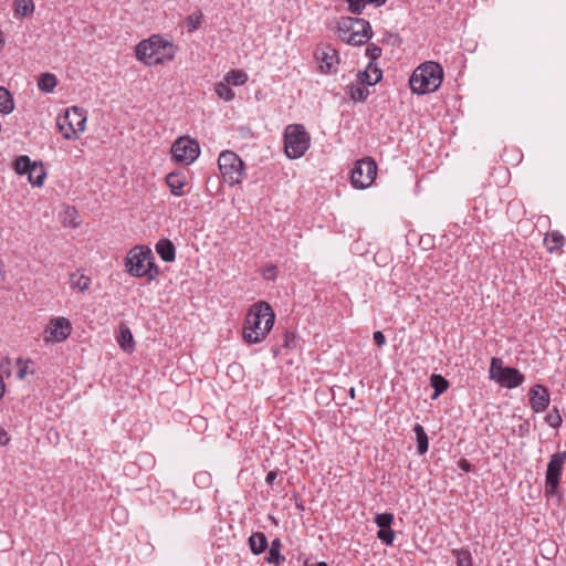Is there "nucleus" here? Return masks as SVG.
Here are the masks:
<instances>
[{
  "instance_id": "f257e3e1",
  "label": "nucleus",
  "mask_w": 566,
  "mask_h": 566,
  "mask_svg": "<svg viewBox=\"0 0 566 566\" xmlns=\"http://www.w3.org/2000/svg\"><path fill=\"white\" fill-rule=\"evenodd\" d=\"M275 314L272 307L263 301L251 306L243 326V339L248 344L261 343L272 329Z\"/></svg>"
},
{
  "instance_id": "f03ea898",
  "label": "nucleus",
  "mask_w": 566,
  "mask_h": 566,
  "mask_svg": "<svg viewBox=\"0 0 566 566\" xmlns=\"http://www.w3.org/2000/svg\"><path fill=\"white\" fill-rule=\"evenodd\" d=\"M443 70L437 62H426L418 66L410 80L409 85L413 93L422 95L437 91L442 84Z\"/></svg>"
},
{
  "instance_id": "7ed1b4c3",
  "label": "nucleus",
  "mask_w": 566,
  "mask_h": 566,
  "mask_svg": "<svg viewBox=\"0 0 566 566\" xmlns=\"http://www.w3.org/2000/svg\"><path fill=\"white\" fill-rule=\"evenodd\" d=\"M176 48L172 43L164 41L159 36H151L148 40H143L136 48V55L138 60L147 65L161 64L165 61L172 60Z\"/></svg>"
},
{
  "instance_id": "20e7f679",
  "label": "nucleus",
  "mask_w": 566,
  "mask_h": 566,
  "mask_svg": "<svg viewBox=\"0 0 566 566\" xmlns=\"http://www.w3.org/2000/svg\"><path fill=\"white\" fill-rule=\"evenodd\" d=\"M338 33L343 41L353 45H360L373 35L371 27L367 20L350 17L340 19Z\"/></svg>"
},
{
  "instance_id": "39448f33",
  "label": "nucleus",
  "mask_w": 566,
  "mask_h": 566,
  "mask_svg": "<svg viewBox=\"0 0 566 566\" xmlns=\"http://www.w3.org/2000/svg\"><path fill=\"white\" fill-rule=\"evenodd\" d=\"M311 137L301 124H291L284 132V149L291 159L302 157L310 148Z\"/></svg>"
},
{
  "instance_id": "423d86ee",
  "label": "nucleus",
  "mask_w": 566,
  "mask_h": 566,
  "mask_svg": "<svg viewBox=\"0 0 566 566\" xmlns=\"http://www.w3.org/2000/svg\"><path fill=\"white\" fill-rule=\"evenodd\" d=\"M490 379L496 381L501 387L513 389L524 382V375L514 367H504L503 360L499 357L491 359L489 369Z\"/></svg>"
},
{
  "instance_id": "0eeeda50",
  "label": "nucleus",
  "mask_w": 566,
  "mask_h": 566,
  "mask_svg": "<svg viewBox=\"0 0 566 566\" xmlns=\"http://www.w3.org/2000/svg\"><path fill=\"white\" fill-rule=\"evenodd\" d=\"M86 116L83 109L73 106L66 109L64 116H59L56 125L65 139H76L85 129Z\"/></svg>"
},
{
  "instance_id": "6e6552de",
  "label": "nucleus",
  "mask_w": 566,
  "mask_h": 566,
  "mask_svg": "<svg viewBox=\"0 0 566 566\" xmlns=\"http://www.w3.org/2000/svg\"><path fill=\"white\" fill-rule=\"evenodd\" d=\"M219 169L223 180L230 186L238 185L244 176V164L242 159L233 151H222L218 159Z\"/></svg>"
},
{
  "instance_id": "1a4fd4ad",
  "label": "nucleus",
  "mask_w": 566,
  "mask_h": 566,
  "mask_svg": "<svg viewBox=\"0 0 566 566\" xmlns=\"http://www.w3.org/2000/svg\"><path fill=\"white\" fill-rule=\"evenodd\" d=\"M377 176V164L371 157H365L355 163L350 179L355 188L369 187Z\"/></svg>"
},
{
  "instance_id": "9d476101",
  "label": "nucleus",
  "mask_w": 566,
  "mask_h": 566,
  "mask_svg": "<svg viewBox=\"0 0 566 566\" xmlns=\"http://www.w3.org/2000/svg\"><path fill=\"white\" fill-rule=\"evenodd\" d=\"M199 154V144L189 137H180L171 146L172 158L178 163L189 165L197 159Z\"/></svg>"
},
{
  "instance_id": "9b49d317",
  "label": "nucleus",
  "mask_w": 566,
  "mask_h": 566,
  "mask_svg": "<svg viewBox=\"0 0 566 566\" xmlns=\"http://www.w3.org/2000/svg\"><path fill=\"white\" fill-rule=\"evenodd\" d=\"M14 170L19 175L28 174L29 181L33 186H42L46 176L42 164L32 163L27 155L19 156L14 160Z\"/></svg>"
},
{
  "instance_id": "f8f14e48",
  "label": "nucleus",
  "mask_w": 566,
  "mask_h": 566,
  "mask_svg": "<svg viewBox=\"0 0 566 566\" xmlns=\"http://www.w3.org/2000/svg\"><path fill=\"white\" fill-rule=\"evenodd\" d=\"M154 259V254L149 248L135 247L133 248L126 258V268L128 272L136 277L145 276L146 261Z\"/></svg>"
},
{
  "instance_id": "ddd939ff",
  "label": "nucleus",
  "mask_w": 566,
  "mask_h": 566,
  "mask_svg": "<svg viewBox=\"0 0 566 566\" xmlns=\"http://www.w3.org/2000/svg\"><path fill=\"white\" fill-rule=\"evenodd\" d=\"M565 461L566 451L554 453L551 457L546 469V495L555 494Z\"/></svg>"
},
{
  "instance_id": "4468645a",
  "label": "nucleus",
  "mask_w": 566,
  "mask_h": 566,
  "mask_svg": "<svg viewBox=\"0 0 566 566\" xmlns=\"http://www.w3.org/2000/svg\"><path fill=\"white\" fill-rule=\"evenodd\" d=\"M72 332L71 322L65 317H56L50 321L45 328V342L65 340Z\"/></svg>"
},
{
  "instance_id": "2eb2a0df",
  "label": "nucleus",
  "mask_w": 566,
  "mask_h": 566,
  "mask_svg": "<svg viewBox=\"0 0 566 566\" xmlns=\"http://www.w3.org/2000/svg\"><path fill=\"white\" fill-rule=\"evenodd\" d=\"M315 57L319 63L318 66L322 73L334 72L336 64H338L339 62L337 51L331 45L317 50L315 53Z\"/></svg>"
},
{
  "instance_id": "dca6fc26",
  "label": "nucleus",
  "mask_w": 566,
  "mask_h": 566,
  "mask_svg": "<svg viewBox=\"0 0 566 566\" xmlns=\"http://www.w3.org/2000/svg\"><path fill=\"white\" fill-rule=\"evenodd\" d=\"M549 392L543 385H534L530 389V405L534 412L539 413L549 406Z\"/></svg>"
},
{
  "instance_id": "f3484780",
  "label": "nucleus",
  "mask_w": 566,
  "mask_h": 566,
  "mask_svg": "<svg viewBox=\"0 0 566 566\" xmlns=\"http://www.w3.org/2000/svg\"><path fill=\"white\" fill-rule=\"evenodd\" d=\"M382 77V71L374 65V63L369 62L367 69L365 71H359L357 73V81L366 84V85H375Z\"/></svg>"
},
{
  "instance_id": "a211bd4d",
  "label": "nucleus",
  "mask_w": 566,
  "mask_h": 566,
  "mask_svg": "<svg viewBox=\"0 0 566 566\" xmlns=\"http://www.w3.org/2000/svg\"><path fill=\"white\" fill-rule=\"evenodd\" d=\"M166 184L170 189V192L177 197L184 195V188L186 186V177L180 172H170L166 177Z\"/></svg>"
},
{
  "instance_id": "6ab92c4d",
  "label": "nucleus",
  "mask_w": 566,
  "mask_h": 566,
  "mask_svg": "<svg viewBox=\"0 0 566 566\" xmlns=\"http://www.w3.org/2000/svg\"><path fill=\"white\" fill-rule=\"evenodd\" d=\"M156 251L165 262H172L176 258L175 245L168 239H160L156 243Z\"/></svg>"
},
{
  "instance_id": "aec40b11",
  "label": "nucleus",
  "mask_w": 566,
  "mask_h": 566,
  "mask_svg": "<svg viewBox=\"0 0 566 566\" xmlns=\"http://www.w3.org/2000/svg\"><path fill=\"white\" fill-rule=\"evenodd\" d=\"M249 546L253 555L262 554L269 546L268 538L262 532H254L249 537Z\"/></svg>"
},
{
  "instance_id": "412c9836",
  "label": "nucleus",
  "mask_w": 566,
  "mask_h": 566,
  "mask_svg": "<svg viewBox=\"0 0 566 566\" xmlns=\"http://www.w3.org/2000/svg\"><path fill=\"white\" fill-rule=\"evenodd\" d=\"M117 342H118L119 347L127 353H132L135 348V342H134L133 334H132L129 327L126 326L125 324H120V326H119V334L117 337Z\"/></svg>"
},
{
  "instance_id": "4be33fe9",
  "label": "nucleus",
  "mask_w": 566,
  "mask_h": 566,
  "mask_svg": "<svg viewBox=\"0 0 566 566\" xmlns=\"http://www.w3.org/2000/svg\"><path fill=\"white\" fill-rule=\"evenodd\" d=\"M282 543L280 538H274L271 542L269 553L265 557V562L273 565L280 566L281 563L285 559V557L281 554Z\"/></svg>"
},
{
  "instance_id": "5701e85b",
  "label": "nucleus",
  "mask_w": 566,
  "mask_h": 566,
  "mask_svg": "<svg viewBox=\"0 0 566 566\" xmlns=\"http://www.w3.org/2000/svg\"><path fill=\"white\" fill-rule=\"evenodd\" d=\"M564 241V235L559 231H552L544 238V243L551 253L559 251Z\"/></svg>"
},
{
  "instance_id": "b1692460",
  "label": "nucleus",
  "mask_w": 566,
  "mask_h": 566,
  "mask_svg": "<svg viewBox=\"0 0 566 566\" xmlns=\"http://www.w3.org/2000/svg\"><path fill=\"white\" fill-rule=\"evenodd\" d=\"M348 95L354 102H364L369 95V91L366 87V84L357 81L356 84H350L348 86Z\"/></svg>"
},
{
  "instance_id": "393cba45",
  "label": "nucleus",
  "mask_w": 566,
  "mask_h": 566,
  "mask_svg": "<svg viewBox=\"0 0 566 566\" xmlns=\"http://www.w3.org/2000/svg\"><path fill=\"white\" fill-rule=\"evenodd\" d=\"M57 84V78L52 73H42L38 80V87L43 93H51Z\"/></svg>"
},
{
  "instance_id": "a878e982",
  "label": "nucleus",
  "mask_w": 566,
  "mask_h": 566,
  "mask_svg": "<svg viewBox=\"0 0 566 566\" xmlns=\"http://www.w3.org/2000/svg\"><path fill=\"white\" fill-rule=\"evenodd\" d=\"M430 385L434 390L432 399H437L441 394H443L448 389L449 381L441 375L432 374L430 376Z\"/></svg>"
},
{
  "instance_id": "bb28decb",
  "label": "nucleus",
  "mask_w": 566,
  "mask_h": 566,
  "mask_svg": "<svg viewBox=\"0 0 566 566\" xmlns=\"http://www.w3.org/2000/svg\"><path fill=\"white\" fill-rule=\"evenodd\" d=\"M14 109V101L11 93L3 86H0V113L10 114Z\"/></svg>"
},
{
  "instance_id": "cd10ccee",
  "label": "nucleus",
  "mask_w": 566,
  "mask_h": 566,
  "mask_svg": "<svg viewBox=\"0 0 566 566\" xmlns=\"http://www.w3.org/2000/svg\"><path fill=\"white\" fill-rule=\"evenodd\" d=\"M387 0H347L348 10L354 14H360L367 3H373L376 7H380L386 3Z\"/></svg>"
},
{
  "instance_id": "c85d7f7f",
  "label": "nucleus",
  "mask_w": 566,
  "mask_h": 566,
  "mask_svg": "<svg viewBox=\"0 0 566 566\" xmlns=\"http://www.w3.org/2000/svg\"><path fill=\"white\" fill-rule=\"evenodd\" d=\"M413 431L417 437V449L419 454H424L428 451L429 448V439L428 436L423 429V427L419 423H417L413 427Z\"/></svg>"
},
{
  "instance_id": "c756f323",
  "label": "nucleus",
  "mask_w": 566,
  "mask_h": 566,
  "mask_svg": "<svg viewBox=\"0 0 566 566\" xmlns=\"http://www.w3.org/2000/svg\"><path fill=\"white\" fill-rule=\"evenodd\" d=\"M451 554L455 558L457 566H473V558L468 549L454 548Z\"/></svg>"
},
{
  "instance_id": "7c9ffc66",
  "label": "nucleus",
  "mask_w": 566,
  "mask_h": 566,
  "mask_svg": "<svg viewBox=\"0 0 566 566\" xmlns=\"http://www.w3.org/2000/svg\"><path fill=\"white\" fill-rule=\"evenodd\" d=\"M34 11L33 0H15L14 1V15L25 17Z\"/></svg>"
},
{
  "instance_id": "2f4dec72",
  "label": "nucleus",
  "mask_w": 566,
  "mask_h": 566,
  "mask_svg": "<svg viewBox=\"0 0 566 566\" xmlns=\"http://www.w3.org/2000/svg\"><path fill=\"white\" fill-rule=\"evenodd\" d=\"M224 80L228 84L240 86L245 84L248 75L242 70H231L227 73Z\"/></svg>"
},
{
  "instance_id": "473e14b6",
  "label": "nucleus",
  "mask_w": 566,
  "mask_h": 566,
  "mask_svg": "<svg viewBox=\"0 0 566 566\" xmlns=\"http://www.w3.org/2000/svg\"><path fill=\"white\" fill-rule=\"evenodd\" d=\"M70 284L73 289H78L84 292L88 290L91 284V279L84 274L72 273L70 275Z\"/></svg>"
},
{
  "instance_id": "72a5a7b5",
  "label": "nucleus",
  "mask_w": 566,
  "mask_h": 566,
  "mask_svg": "<svg viewBox=\"0 0 566 566\" xmlns=\"http://www.w3.org/2000/svg\"><path fill=\"white\" fill-rule=\"evenodd\" d=\"M229 85L230 84L222 83V82H220L216 85L217 95L224 101H231L234 97V92L232 91V88Z\"/></svg>"
},
{
  "instance_id": "f704fd0d",
  "label": "nucleus",
  "mask_w": 566,
  "mask_h": 566,
  "mask_svg": "<svg viewBox=\"0 0 566 566\" xmlns=\"http://www.w3.org/2000/svg\"><path fill=\"white\" fill-rule=\"evenodd\" d=\"M546 423L552 428H559L563 423V418L559 410L554 407L545 417Z\"/></svg>"
},
{
  "instance_id": "c9c22d12",
  "label": "nucleus",
  "mask_w": 566,
  "mask_h": 566,
  "mask_svg": "<svg viewBox=\"0 0 566 566\" xmlns=\"http://www.w3.org/2000/svg\"><path fill=\"white\" fill-rule=\"evenodd\" d=\"M374 522L379 528H389L394 522L392 513H377L375 515Z\"/></svg>"
},
{
  "instance_id": "e433bc0d",
  "label": "nucleus",
  "mask_w": 566,
  "mask_h": 566,
  "mask_svg": "<svg viewBox=\"0 0 566 566\" xmlns=\"http://www.w3.org/2000/svg\"><path fill=\"white\" fill-rule=\"evenodd\" d=\"M77 211L75 208L67 207L64 211V216L62 218V223L64 226H70L72 228H75L78 226V222L76 221Z\"/></svg>"
},
{
  "instance_id": "4c0bfd02",
  "label": "nucleus",
  "mask_w": 566,
  "mask_h": 566,
  "mask_svg": "<svg viewBox=\"0 0 566 566\" xmlns=\"http://www.w3.org/2000/svg\"><path fill=\"white\" fill-rule=\"evenodd\" d=\"M202 18L203 15L201 12H196L188 15L186 19V25L188 31L193 32L195 30H197L201 24Z\"/></svg>"
},
{
  "instance_id": "58836bf2",
  "label": "nucleus",
  "mask_w": 566,
  "mask_h": 566,
  "mask_svg": "<svg viewBox=\"0 0 566 566\" xmlns=\"http://www.w3.org/2000/svg\"><path fill=\"white\" fill-rule=\"evenodd\" d=\"M395 536H396V534L391 527L379 528V531L377 532V537L387 546L392 545Z\"/></svg>"
},
{
  "instance_id": "ea45409f",
  "label": "nucleus",
  "mask_w": 566,
  "mask_h": 566,
  "mask_svg": "<svg viewBox=\"0 0 566 566\" xmlns=\"http://www.w3.org/2000/svg\"><path fill=\"white\" fill-rule=\"evenodd\" d=\"M145 271H147L146 275L148 281H154L159 274V268L155 263V258L146 261Z\"/></svg>"
},
{
  "instance_id": "a19ab883",
  "label": "nucleus",
  "mask_w": 566,
  "mask_h": 566,
  "mask_svg": "<svg viewBox=\"0 0 566 566\" xmlns=\"http://www.w3.org/2000/svg\"><path fill=\"white\" fill-rule=\"evenodd\" d=\"M112 516L118 524H125L128 520L125 507H116L112 510Z\"/></svg>"
},
{
  "instance_id": "79ce46f5",
  "label": "nucleus",
  "mask_w": 566,
  "mask_h": 566,
  "mask_svg": "<svg viewBox=\"0 0 566 566\" xmlns=\"http://www.w3.org/2000/svg\"><path fill=\"white\" fill-rule=\"evenodd\" d=\"M366 55L370 57V62L373 63L380 57L381 49L378 45L371 43L366 48Z\"/></svg>"
},
{
  "instance_id": "37998d69",
  "label": "nucleus",
  "mask_w": 566,
  "mask_h": 566,
  "mask_svg": "<svg viewBox=\"0 0 566 566\" xmlns=\"http://www.w3.org/2000/svg\"><path fill=\"white\" fill-rule=\"evenodd\" d=\"M374 342L378 347H381L386 343V337L380 331H376L373 335Z\"/></svg>"
},
{
  "instance_id": "c03bdc74",
  "label": "nucleus",
  "mask_w": 566,
  "mask_h": 566,
  "mask_svg": "<svg viewBox=\"0 0 566 566\" xmlns=\"http://www.w3.org/2000/svg\"><path fill=\"white\" fill-rule=\"evenodd\" d=\"M263 276L266 280H274L276 276V268L271 265L263 271Z\"/></svg>"
},
{
  "instance_id": "a18cd8bd",
  "label": "nucleus",
  "mask_w": 566,
  "mask_h": 566,
  "mask_svg": "<svg viewBox=\"0 0 566 566\" xmlns=\"http://www.w3.org/2000/svg\"><path fill=\"white\" fill-rule=\"evenodd\" d=\"M18 364L20 365V368L18 370V378L24 379V377L28 374V366H27V364H23L21 358L18 359Z\"/></svg>"
},
{
  "instance_id": "49530a36",
  "label": "nucleus",
  "mask_w": 566,
  "mask_h": 566,
  "mask_svg": "<svg viewBox=\"0 0 566 566\" xmlns=\"http://www.w3.org/2000/svg\"><path fill=\"white\" fill-rule=\"evenodd\" d=\"M285 347L287 348H292V347H295L296 344H295V335L293 333H286L285 334V344H284Z\"/></svg>"
},
{
  "instance_id": "de8ad7c7",
  "label": "nucleus",
  "mask_w": 566,
  "mask_h": 566,
  "mask_svg": "<svg viewBox=\"0 0 566 566\" xmlns=\"http://www.w3.org/2000/svg\"><path fill=\"white\" fill-rule=\"evenodd\" d=\"M10 441L9 434L4 429L0 428V446H7Z\"/></svg>"
},
{
  "instance_id": "09e8293b",
  "label": "nucleus",
  "mask_w": 566,
  "mask_h": 566,
  "mask_svg": "<svg viewBox=\"0 0 566 566\" xmlns=\"http://www.w3.org/2000/svg\"><path fill=\"white\" fill-rule=\"evenodd\" d=\"M459 467L461 470H463L465 472L471 471V463L465 459L460 460Z\"/></svg>"
},
{
  "instance_id": "8fccbe9b",
  "label": "nucleus",
  "mask_w": 566,
  "mask_h": 566,
  "mask_svg": "<svg viewBox=\"0 0 566 566\" xmlns=\"http://www.w3.org/2000/svg\"><path fill=\"white\" fill-rule=\"evenodd\" d=\"M293 499H294L295 506L300 511H304L305 510V503H304L303 497H293Z\"/></svg>"
},
{
  "instance_id": "3c124183",
  "label": "nucleus",
  "mask_w": 566,
  "mask_h": 566,
  "mask_svg": "<svg viewBox=\"0 0 566 566\" xmlns=\"http://www.w3.org/2000/svg\"><path fill=\"white\" fill-rule=\"evenodd\" d=\"M276 476H277V472L276 471H270L266 474V478H265L266 483L272 484L273 481L276 479Z\"/></svg>"
},
{
  "instance_id": "603ef678",
  "label": "nucleus",
  "mask_w": 566,
  "mask_h": 566,
  "mask_svg": "<svg viewBox=\"0 0 566 566\" xmlns=\"http://www.w3.org/2000/svg\"><path fill=\"white\" fill-rule=\"evenodd\" d=\"M4 380H3V377L0 375V399L3 397V394H4Z\"/></svg>"
},
{
  "instance_id": "864d4df0",
  "label": "nucleus",
  "mask_w": 566,
  "mask_h": 566,
  "mask_svg": "<svg viewBox=\"0 0 566 566\" xmlns=\"http://www.w3.org/2000/svg\"><path fill=\"white\" fill-rule=\"evenodd\" d=\"M305 566H328L325 562H318L316 564H310L308 560L304 563Z\"/></svg>"
},
{
  "instance_id": "5fc2aeb1",
  "label": "nucleus",
  "mask_w": 566,
  "mask_h": 566,
  "mask_svg": "<svg viewBox=\"0 0 566 566\" xmlns=\"http://www.w3.org/2000/svg\"><path fill=\"white\" fill-rule=\"evenodd\" d=\"M349 395H350V397H352V398H354V397H355V389H354V388H350V390H349Z\"/></svg>"
}]
</instances>
